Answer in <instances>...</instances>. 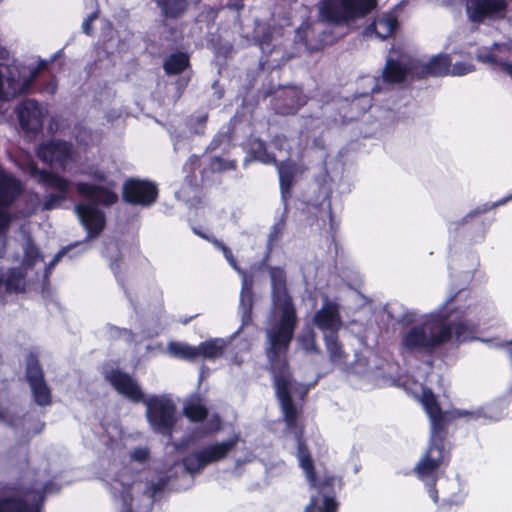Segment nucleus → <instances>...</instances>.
I'll return each instance as SVG.
<instances>
[{"instance_id":"obj_1","label":"nucleus","mask_w":512,"mask_h":512,"mask_svg":"<svg viewBox=\"0 0 512 512\" xmlns=\"http://www.w3.org/2000/svg\"><path fill=\"white\" fill-rule=\"evenodd\" d=\"M420 402L429 419L430 430L427 448L413 468V473L421 481L426 482V489L432 501L438 505L437 512H447L452 506L459 505L462 500L457 495L444 498L441 502L437 490L438 471L450 462V450L446 448L449 426L460 418L478 419L480 413L461 409L443 410L431 389H424Z\"/></svg>"},{"instance_id":"obj_2","label":"nucleus","mask_w":512,"mask_h":512,"mask_svg":"<svg viewBox=\"0 0 512 512\" xmlns=\"http://www.w3.org/2000/svg\"><path fill=\"white\" fill-rule=\"evenodd\" d=\"M272 300L275 310L280 312L279 319L265 329L264 353L267 369L272 375L274 388L292 386L288 353L298 325V317L292 297L286 286V276L282 269L271 272Z\"/></svg>"},{"instance_id":"obj_3","label":"nucleus","mask_w":512,"mask_h":512,"mask_svg":"<svg viewBox=\"0 0 512 512\" xmlns=\"http://www.w3.org/2000/svg\"><path fill=\"white\" fill-rule=\"evenodd\" d=\"M105 379L131 402L145 404L146 418L154 432L171 436L177 422L176 405L171 398L166 395L146 397L137 380L118 368L109 371Z\"/></svg>"},{"instance_id":"obj_4","label":"nucleus","mask_w":512,"mask_h":512,"mask_svg":"<svg viewBox=\"0 0 512 512\" xmlns=\"http://www.w3.org/2000/svg\"><path fill=\"white\" fill-rule=\"evenodd\" d=\"M275 394L279 401L286 427L293 433L296 440V456L299 462V467L305 473L309 485L312 488H317L320 492L325 494V496L334 497L335 485L337 484L339 488H342L343 486L342 478L334 475H326L322 481L318 479L312 455L304 438L305 426L303 423L298 422L301 409L297 408L292 399L291 386H284V384H281L279 388L275 389Z\"/></svg>"},{"instance_id":"obj_5","label":"nucleus","mask_w":512,"mask_h":512,"mask_svg":"<svg viewBox=\"0 0 512 512\" xmlns=\"http://www.w3.org/2000/svg\"><path fill=\"white\" fill-rule=\"evenodd\" d=\"M445 320L441 313L430 315L418 325H414L401 337V349L414 353L432 354L436 348L451 340L449 327H438Z\"/></svg>"},{"instance_id":"obj_6","label":"nucleus","mask_w":512,"mask_h":512,"mask_svg":"<svg viewBox=\"0 0 512 512\" xmlns=\"http://www.w3.org/2000/svg\"><path fill=\"white\" fill-rule=\"evenodd\" d=\"M239 441L240 435L234 434L225 441L203 446L185 455L181 461L182 465L189 474H199L208 465L226 459Z\"/></svg>"},{"instance_id":"obj_7","label":"nucleus","mask_w":512,"mask_h":512,"mask_svg":"<svg viewBox=\"0 0 512 512\" xmlns=\"http://www.w3.org/2000/svg\"><path fill=\"white\" fill-rule=\"evenodd\" d=\"M375 6L376 0H323L320 13L327 22L341 25L365 17Z\"/></svg>"},{"instance_id":"obj_8","label":"nucleus","mask_w":512,"mask_h":512,"mask_svg":"<svg viewBox=\"0 0 512 512\" xmlns=\"http://www.w3.org/2000/svg\"><path fill=\"white\" fill-rule=\"evenodd\" d=\"M465 14L471 24L500 22L508 13L507 0H464Z\"/></svg>"},{"instance_id":"obj_9","label":"nucleus","mask_w":512,"mask_h":512,"mask_svg":"<svg viewBox=\"0 0 512 512\" xmlns=\"http://www.w3.org/2000/svg\"><path fill=\"white\" fill-rule=\"evenodd\" d=\"M22 182L0 167V232L7 230L12 221L8 209L23 193Z\"/></svg>"},{"instance_id":"obj_10","label":"nucleus","mask_w":512,"mask_h":512,"mask_svg":"<svg viewBox=\"0 0 512 512\" xmlns=\"http://www.w3.org/2000/svg\"><path fill=\"white\" fill-rule=\"evenodd\" d=\"M159 197V190L156 183L140 178H128L122 186V199L125 203L149 207Z\"/></svg>"},{"instance_id":"obj_11","label":"nucleus","mask_w":512,"mask_h":512,"mask_svg":"<svg viewBox=\"0 0 512 512\" xmlns=\"http://www.w3.org/2000/svg\"><path fill=\"white\" fill-rule=\"evenodd\" d=\"M19 126L27 137H36L43 130L46 111L35 99L21 101L15 109Z\"/></svg>"},{"instance_id":"obj_12","label":"nucleus","mask_w":512,"mask_h":512,"mask_svg":"<svg viewBox=\"0 0 512 512\" xmlns=\"http://www.w3.org/2000/svg\"><path fill=\"white\" fill-rule=\"evenodd\" d=\"M25 378L31 388L32 396L38 406L52 404V392L46 383L44 372L38 358L31 354L26 361Z\"/></svg>"},{"instance_id":"obj_13","label":"nucleus","mask_w":512,"mask_h":512,"mask_svg":"<svg viewBox=\"0 0 512 512\" xmlns=\"http://www.w3.org/2000/svg\"><path fill=\"white\" fill-rule=\"evenodd\" d=\"M72 155V144L63 140H51L42 143L37 150V156L40 160L50 165L56 164L63 169L72 160Z\"/></svg>"},{"instance_id":"obj_14","label":"nucleus","mask_w":512,"mask_h":512,"mask_svg":"<svg viewBox=\"0 0 512 512\" xmlns=\"http://www.w3.org/2000/svg\"><path fill=\"white\" fill-rule=\"evenodd\" d=\"M75 211L89 238H95L102 233L106 225V217L103 211L88 203L77 204Z\"/></svg>"},{"instance_id":"obj_15","label":"nucleus","mask_w":512,"mask_h":512,"mask_svg":"<svg viewBox=\"0 0 512 512\" xmlns=\"http://www.w3.org/2000/svg\"><path fill=\"white\" fill-rule=\"evenodd\" d=\"M306 103V95L296 87L283 89L274 99L276 113L284 116L295 115Z\"/></svg>"},{"instance_id":"obj_16","label":"nucleus","mask_w":512,"mask_h":512,"mask_svg":"<svg viewBox=\"0 0 512 512\" xmlns=\"http://www.w3.org/2000/svg\"><path fill=\"white\" fill-rule=\"evenodd\" d=\"M77 193L93 204L110 207L119 201L118 194L108 187L88 182H78L75 185Z\"/></svg>"},{"instance_id":"obj_17","label":"nucleus","mask_w":512,"mask_h":512,"mask_svg":"<svg viewBox=\"0 0 512 512\" xmlns=\"http://www.w3.org/2000/svg\"><path fill=\"white\" fill-rule=\"evenodd\" d=\"M273 165L276 166L278 172L281 199L287 204L292 197L296 176L299 172H303V170H300L298 164L291 159L277 160V163Z\"/></svg>"},{"instance_id":"obj_18","label":"nucleus","mask_w":512,"mask_h":512,"mask_svg":"<svg viewBox=\"0 0 512 512\" xmlns=\"http://www.w3.org/2000/svg\"><path fill=\"white\" fill-rule=\"evenodd\" d=\"M450 66V57L447 54H438L426 63H413L414 76L418 79L445 76L449 73Z\"/></svg>"},{"instance_id":"obj_19","label":"nucleus","mask_w":512,"mask_h":512,"mask_svg":"<svg viewBox=\"0 0 512 512\" xmlns=\"http://www.w3.org/2000/svg\"><path fill=\"white\" fill-rule=\"evenodd\" d=\"M313 321L320 330L337 333L341 325V317L337 304L331 302L325 303L322 308L315 313Z\"/></svg>"},{"instance_id":"obj_20","label":"nucleus","mask_w":512,"mask_h":512,"mask_svg":"<svg viewBox=\"0 0 512 512\" xmlns=\"http://www.w3.org/2000/svg\"><path fill=\"white\" fill-rule=\"evenodd\" d=\"M31 175L39 184L59 193H68L71 186V181L67 178L53 171L40 169L36 165L31 166Z\"/></svg>"},{"instance_id":"obj_21","label":"nucleus","mask_w":512,"mask_h":512,"mask_svg":"<svg viewBox=\"0 0 512 512\" xmlns=\"http://www.w3.org/2000/svg\"><path fill=\"white\" fill-rule=\"evenodd\" d=\"M409 75L414 76L413 63L404 64L399 60L388 58L382 70V81L386 84H401Z\"/></svg>"},{"instance_id":"obj_22","label":"nucleus","mask_w":512,"mask_h":512,"mask_svg":"<svg viewBox=\"0 0 512 512\" xmlns=\"http://www.w3.org/2000/svg\"><path fill=\"white\" fill-rule=\"evenodd\" d=\"M4 286L6 293H23L25 291V273L18 267L0 270V289Z\"/></svg>"},{"instance_id":"obj_23","label":"nucleus","mask_w":512,"mask_h":512,"mask_svg":"<svg viewBox=\"0 0 512 512\" xmlns=\"http://www.w3.org/2000/svg\"><path fill=\"white\" fill-rule=\"evenodd\" d=\"M248 155L264 165L277 163L275 154L268 149L267 143L259 137H252L248 142Z\"/></svg>"},{"instance_id":"obj_24","label":"nucleus","mask_w":512,"mask_h":512,"mask_svg":"<svg viewBox=\"0 0 512 512\" xmlns=\"http://www.w3.org/2000/svg\"><path fill=\"white\" fill-rule=\"evenodd\" d=\"M190 66L189 54L182 51L170 54L163 62V70L167 75H180Z\"/></svg>"},{"instance_id":"obj_25","label":"nucleus","mask_w":512,"mask_h":512,"mask_svg":"<svg viewBox=\"0 0 512 512\" xmlns=\"http://www.w3.org/2000/svg\"><path fill=\"white\" fill-rule=\"evenodd\" d=\"M398 25V19L395 15L385 14L378 17L367 29H373L378 38L385 40L397 30Z\"/></svg>"},{"instance_id":"obj_26","label":"nucleus","mask_w":512,"mask_h":512,"mask_svg":"<svg viewBox=\"0 0 512 512\" xmlns=\"http://www.w3.org/2000/svg\"><path fill=\"white\" fill-rule=\"evenodd\" d=\"M166 19L180 18L189 7L188 0H154Z\"/></svg>"},{"instance_id":"obj_27","label":"nucleus","mask_w":512,"mask_h":512,"mask_svg":"<svg viewBox=\"0 0 512 512\" xmlns=\"http://www.w3.org/2000/svg\"><path fill=\"white\" fill-rule=\"evenodd\" d=\"M18 91L19 88L13 87V69L0 63V100L15 98Z\"/></svg>"},{"instance_id":"obj_28","label":"nucleus","mask_w":512,"mask_h":512,"mask_svg":"<svg viewBox=\"0 0 512 512\" xmlns=\"http://www.w3.org/2000/svg\"><path fill=\"white\" fill-rule=\"evenodd\" d=\"M225 347V341L220 338L203 341L197 346L198 357L215 360L223 355Z\"/></svg>"},{"instance_id":"obj_29","label":"nucleus","mask_w":512,"mask_h":512,"mask_svg":"<svg viewBox=\"0 0 512 512\" xmlns=\"http://www.w3.org/2000/svg\"><path fill=\"white\" fill-rule=\"evenodd\" d=\"M325 344L329 353V359L333 363L345 362L348 355L343 349V345L338 339L337 333H330L325 336Z\"/></svg>"},{"instance_id":"obj_30","label":"nucleus","mask_w":512,"mask_h":512,"mask_svg":"<svg viewBox=\"0 0 512 512\" xmlns=\"http://www.w3.org/2000/svg\"><path fill=\"white\" fill-rule=\"evenodd\" d=\"M185 417L191 422H201L208 416L207 407L201 403V399L197 397L188 401L183 407Z\"/></svg>"},{"instance_id":"obj_31","label":"nucleus","mask_w":512,"mask_h":512,"mask_svg":"<svg viewBox=\"0 0 512 512\" xmlns=\"http://www.w3.org/2000/svg\"><path fill=\"white\" fill-rule=\"evenodd\" d=\"M445 320L440 324V327H449L451 329V337L454 335L457 343L474 340L471 336L472 330L464 322L446 323L449 314L442 315Z\"/></svg>"},{"instance_id":"obj_32","label":"nucleus","mask_w":512,"mask_h":512,"mask_svg":"<svg viewBox=\"0 0 512 512\" xmlns=\"http://www.w3.org/2000/svg\"><path fill=\"white\" fill-rule=\"evenodd\" d=\"M40 73L41 72L38 71L37 67H34L27 77L20 79L19 73L16 70H13V87L15 89L19 88L17 96L29 93L33 83Z\"/></svg>"},{"instance_id":"obj_33","label":"nucleus","mask_w":512,"mask_h":512,"mask_svg":"<svg viewBox=\"0 0 512 512\" xmlns=\"http://www.w3.org/2000/svg\"><path fill=\"white\" fill-rule=\"evenodd\" d=\"M477 59L480 62L490 64L491 66L499 67L504 73L512 78V62H507L500 59L492 51H481L477 54Z\"/></svg>"},{"instance_id":"obj_34","label":"nucleus","mask_w":512,"mask_h":512,"mask_svg":"<svg viewBox=\"0 0 512 512\" xmlns=\"http://www.w3.org/2000/svg\"><path fill=\"white\" fill-rule=\"evenodd\" d=\"M169 351L176 357L184 360L194 361L198 358V350L196 346L184 343L172 342L169 344Z\"/></svg>"},{"instance_id":"obj_35","label":"nucleus","mask_w":512,"mask_h":512,"mask_svg":"<svg viewBox=\"0 0 512 512\" xmlns=\"http://www.w3.org/2000/svg\"><path fill=\"white\" fill-rule=\"evenodd\" d=\"M0 512H29L28 503L17 497L0 498Z\"/></svg>"},{"instance_id":"obj_36","label":"nucleus","mask_w":512,"mask_h":512,"mask_svg":"<svg viewBox=\"0 0 512 512\" xmlns=\"http://www.w3.org/2000/svg\"><path fill=\"white\" fill-rule=\"evenodd\" d=\"M237 169V161L234 159H224L220 156H214L210 159L208 170L211 173H222Z\"/></svg>"},{"instance_id":"obj_37","label":"nucleus","mask_w":512,"mask_h":512,"mask_svg":"<svg viewBox=\"0 0 512 512\" xmlns=\"http://www.w3.org/2000/svg\"><path fill=\"white\" fill-rule=\"evenodd\" d=\"M42 258L43 257L41 255L39 248L34 243V241L31 238H29L24 248L25 265L28 267H34L39 260H42Z\"/></svg>"},{"instance_id":"obj_38","label":"nucleus","mask_w":512,"mask_h":512,"mask_svg":"<svg viewBox=\"0 0 512 512\" xmlns=\"http://www.w3.org/2000/svg\"><path fill=\"white\" fill-rule=\"evenodd\" d=\"M56 490V485L52 481L46 482L41 490L33 489L28 490L27 494H34L33 500L35 501V507L37 510L40 509V507L43 505L46 494L51 493Z\"/></svg>"},{"instance_id":"obj_39","label":"nucleus","mask_w":512,"mask_h":512,"mask_svg":"<svg viewBox=\"0 0 512 512\" xmlns=\"http://www.w3.org/2000/svg\"><path fill=\"white\" fill-rule=\"evenodd\" d=\"M286 226V219L282 216L274 225L272 226L271 232L268 237L269 243H273L277 241L283 234V231Z\"/></svg>"},{"instance_id":"obj_40","label":"nucleus","mask_w":512,"mask_h":512,"mask_svg":"<svg viewBox=\"0 0 512 512\" xmlns=\"http://www.w3.org/2000/svg\"><path fill=\"white\" fill-rule=\"evenodd\" d=\"M70 248L71 246L63 247L55 254L53 259L45 267L44 274L46 277L52 272L53 268L58 264V262L68 253Z\"/></svg>"},{"instance_id":"obj_41","label":"nucleus","mask_w":512,"mask_h":512,"mask_svg":"<svg viewBox=\"0 0 512 512\" xmlns=\"http://www.w3.org/2000/svg\"><path fill=\"white\" fill-rule=\"evenodd\" d=\"M67 193H51L46 197L44 208L47 210L53 209L56 204L66 199Z\"/></svg>"},{"instance_id":"obj_42","label":"nucleus","mask_w":512,"mask_h":512,"mask_svg":"<svg viewBox=\"0 0 512 512\" xmlns=\"http://www.w3.org/2000/svg\"><path fill=\"white\" fill-rule=\"evenodd\" d=\"M201 165V159L199 156L197 155H191L189 158H188V161L186 162L185 164V168H187L189 170V175L187 176V178H193L194 180L196 179V175H195V170L197 168H199Z\"/></svg>"},{"instance_id":"obj_43","label":"nucleus","mask_w":512,"mask_h":512,"mask_svg":"<svg viewBox=\"0 0 512 512\" xmlns=\"http://www.w3.org/2000/svg\"><path fill=\"white\" fill-rule=\"evenodd\" d=\"M150 457V451L147 447H137L131 453V458L139 463L146 462Z\"/></svg>"},{"instance_id":"obj_44","label":"nucleus","mask_w":512,"mask_h":512,"mask_svg":"<svg viewBox=\"0 0 512 512\" xmlns=\"http://www.w3.org/2000/svg\"><path fill=\"white\" fill-rule=\"evenodd\" d=\"M338 503L335 498L332 496H324L323 498V507L320 512H337Z\"/></svg>"},{"instance_id":"obj_45","label":"nucleus","mask_w":512,"mask_h":512,"mask_svg":"<svg viewBox=\"0 0 512 512\" xmlns=\"http://www.w3.org/2000/svg\"><path fill=\"white\" fill-rule=\"evenodd\" d=\"M272 39H273V36L271 33H264L262 35V37L260 38L259 46L263 53H271L272 52V48H271Z\"/></svg>"},{"instance_id":"obj_46","label":"nucleus","mask_w":512,"mask_h":512,"mask_svg":"<svg viewBox=\"0 0 512 512\" xmlns=\"http://www.w3.org/2000/svg\"><path fill=\"white\" fill-rule=\"evenodd\" d=\"M169 479L167 477L159 478L156 482L152 483L150 486L152 496H156L161 493L165 487L168 485Z\"/></svg>"},{"instance_id":"obj_47","label":"nucleus","mask_w":512,"mask_h":512,"mask_svg":"<svg viewBox=\"0 0 512 512\" xmlns=\"http://www.w3.org/2000/svg\"><path fill=\"white\" fill-rule=\"evenodd\" d=\"M288 142V138L283 134H276L271 139V144L276 150L282 151L285 144Z\"/></svg>"},{"instance_id":"obj_48","label":"nucleus","mask_w":512,"mask_h":512,"mask_svg":"<svg viewBox=\"0 0 512 512\" xmlns=\"http://www.w3.org/2000/svg\"><path fill=\"white\" fill-rule=\"evenodd\" d=\"M221 429V419L219 415L215 414L209 420L208 423V433L213 434L218 432Z\"/></svg>"},{"instance_id":"obj_49","label":"nucleus","mask_w":512,"mask_h":512,"mask_svg":"<svg viewBox=\"0 0 512 512\" xmlns=\"http://www.w3.org/2000/svg\"><path fill=\"white\" fill-rule=\"evenodd\" d=\"M97 18V14L93 13L86 18L82 23V31L86 35H91L93 31L92 23Z\"/></svg>"},{"instance_id":"obj_50","label":"nucleus","mask_w":512,"mask_h":512,"mask_svg":"<svg viewBox=\"0 0 512 512\" xmlns=\"http://www.w3.org/2000/svg\"><path fill=\"white\" fill-rule=\"evenodd\" d=\"M489 208H476L475 210L471 211L467 215H465L460 222L457 223V225H463L467 223L470 219L477 217L486 211H488Z\"/></svg>"},{"instance_id":"obj_51","label":"nucleus","mask_w":512,"mask_h":512,"mask_svg":"<svg viewBox=\"0 0 512 512\" xmlns=\"http://www.w3.org/2000/svg\"><path fill=\"white\" fill-rule=\"evenodd\" d=\"M60 53H61V50H59L56 54H54L50 61L40 60L36 66L38 71L42 72V71L46 70L49 66V63L54 62L58 58Z\"/></svg>"},{"instance_id":"obj_52","label":"nucleus","mask_w":512,"mask_h":512,"mask_svg":"<svg viewBox=\"0 0 512 512\" xmlns=\"http://www.w3.org/2000/svg\"><path fill=\"white\" fill-rule=\"evenodd\" d=\"M88 175L92 179H94V180H96L98 182H105L106 179H107V176H106L105 172H103L101 170H98V169L94 170L93 172L88 173Z\"/></svg>"},{"instance_id":"obj_53","label":"nucleus","mask_w":512,"mask_h":512,"mask_svg":"<svg viewBox=\"0 0 512 512\" xmlns=\"http://www.w3.org/2000/svg\"><path fill=\"white\" fill-rule=\"evenodd\" d=\"M57 86L58 84L56 77H52L46 84L44 90L53 95L56 93Z\"/></svg>"},{"instance_id":"obj_54","label":"nucleus","mask_w":512,"mask_h":512,"mask_svg":"<svg viewBox=\"0 0 512 512\" xmlns=\"http://www.w3.org/2000/svg\"><path fill=\"white\" fill-rule=\"evenodd\" d=\"M454 69H455V70H457V71L455 72V74H457V75H464V74H466V73H468V72H470V71H471V69L466 68V67H463V68H461V69H460V65H459V64H456V65L454 66Z\"/></svg>"},{"instance_id":"obj_55","label":"nucleus","mask_w":512,"mask_h":512,"mask_svg":"<svg viewBox=\"0 0 512 512\" xmlns=\"http://www.w3.org/2000/svg\"><path fill=\"white\" fill-rule=\"evenodd\" d=\"M9 57V51L0 44V59L6 60Z\"/></svg>"},{"instance_id":"obj_56","label":"nucleus","mask_w":512,"mask_h":512,"mask_svg":"<svg viewBox=\"0 0 512 512\" xmlns=\"http://www.w3.org/2000/svg\"><path fill=\"white\" fill-rule=\"evenodd\" d=\"M381 91V87L379 85V78H374V85L371 88L372 93H379Z\"/></svg>"},{"instance_id":"obj_57","label":"nucleus","mask_w":512,"mask_h":512,"mask_svg":"<svg viewBox=\"0 0 512 512\" xmlns=\"http://www.w3.org/2000/svg\"><path fill=\"white\" fill-rule=\"evenodd\" d=\"M44 428H45V423L44 422H40L38 424V427L35 429L34 433L35 434H39V433H41L44 430Z\"/></svg>"},{"instance_id":"obj_58","label":"nucleus","mask_w":512,"mask_h":512,"mask_svg":"<svg viewBox=\"0 0 512 512\" xmlns=\"http://www.w3.org/2000/svg\"><path fill=\"white\" fill-rule=\"evenodd\" d=\"M455 297H456V295H453V296L449 297V298L444 302V304H443V307H442V308H443V309H445V308H446V307H447L451 302H453V301H454Z\"/></svg>"},{"instance_id":"obj_59","label":"nucleus","mask_w":512,"mask_h":512,"mask_svg":"<svg viewBox=\"0 0 512 512\" xmlns=\"http://www.w3.org/2000/svg\"><path fill=\"white\" fill-rule=\"evenodd\" d=\"M206 121H207V116H206V115H205V116H202V117H200V118L198 119V122H199L200 124H202V125H204V124L206 123Z\"/></svg>"},{"instance_id":"obj_60","label":"nucleus","mask_w":512,"mask_h":512,"mask_svg":"<svg viewBox=\"0 0 512 512\" xmlns=\"http://www.w3.org/2000/svg\"><path fill=\"white\" fill-rule=\"evenodd\" d=\"M223 249L227 257L228 255L232 256L231 250L228 247H223Z\"/></svg>"},{"instance_id":"obj_61","label":"nucleus","mask_w":512,"mask_h":512,"mask_svg":"<svg viewBox=\"0 0 512 512\" xmlns=\"http://www.w3.org/2000/svg\"><path fill=\"white\" fill-rule=\"evenodd\" d=\"M182 82H183V85H184V86H186V85H187V83L189 82V78H187V79H185V80H184V79H179V80H178V83H182Z\"/></svg>"},{"instance_id":"obj_62","label":"nucleus","mask_w":512,"mask_h":512,"mask_svg":"<svg viewBox=\"0 0 512 512\" xmlns=\"http://www.w3.org/2000/svg\"><path fill=\"white\" fill-rule=\"evenodd\" d=\"M206 172H207V169H206V168H205V169H203V170L201 171V180H202V181H204V178H205V174H206Z\"/></svg>"},{"instance_id":"obj_63","label":"nucleus","mask_w":512,"mask_h":512,"mask_svg":"<svg viewBox=\"0 0 512 512\" xmlns=\"http://www.w3.org/2000/svg\"><path fill=\"white\" fill-rule=\"evenodd\" d=\"M195 317H196V316H191L190 318L185 319L182 323L186 325V324H188V323H189L193 318H195Z\"/></svg>"},{"instance_id":"obj_64","label":"nucleus","mask_w":512,"mask_h":512,"mask_svg":"<svg viewBox=\"0 0 512 512\" xmlns=\"http://www.w3.org/2000/svg\"><path fill=\"white\" fill-rule=\"evenodd\" d=\"M122 512H133L131 505H129L125 510Z\"/></svg>"}]
</instances>
